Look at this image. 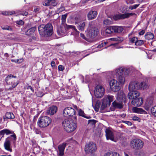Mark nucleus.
I'll use <instances>...</instances> for the list:
<instances>
[{"mask_svg":"<svg viewBox=\"0 0 156 156\" xmlns=\"http://www.w3.org/2000/svg\"><path fill=\"white\" fill-rule=\"evenodd\" d=\"M67 14L62 15L61 17V20L62 22H63L66 20V19L67 16Z\"/></svg>","mask_w":156,"mask_h":156,"instance_id":"37998d69","label":"nucleus"},{"mask_svg":"<svg viewBox=\"0 0 156 156\" xmlns=\"http://www.w3.org/2000/svg\"><path fill=\"white\" fill-rule=\"evenodd\" d=\"M35 132L37 134H39L41 133L40 131L39 130L37 129H35Z\"/></svg>","mask_w":156,"mask_h":156,"instance_id":"680f3d73","label":"nucleus"},{"mask_svg":"<svg viewBox=\"0 0 156 156\" xmlns=\"http://www.w3.org/2000/svg\"><path fill=\"white\" fill-rule=\"evenodd\" d=\"M4 147L5 149L7 151L12 152V149L11 148V143L9 140H8V138L6 139L4 144Z\"/></svg>","mask_w":156,"mask_h":156,"instance_id":"4be33fe9","label":"nucleus"},{"mask_svg":"<svg viewBox=\"0 0 156 156\" xmlns=\"http://www.w3.org/2000/svg\"><path fill=\"white\" fill-rule=\"evenodd\" d=\"M122 122L127 124L128 125L130 126L132 125V123L131 122L128 121H123Z\"/></svg>","mask_w":156,"mask_h":156,"instance_id":"8fccbe9b","label":"nucleus"},{"mask_svg":"<svg viewBox=\"0 0 156 156\" xmlns=\"http://www.w3.org/2000/svg\"><path fill=\"white\" fill-rule=\"evenodd\" d=\"M151 112L152 115L156 117V106L151 108Z\"/></svg>","mask_w":156,"mask_h":156,"instance_id":"58836bf2","label":"nucleus"},{"mask_svg":"<svg viewBox=\"0 0 156 156\" xmlns=\"http://www.w3.org/2000/svg\"><path fill=\"white\" fill-rule=\"evenodd\" d=\"M136 15V14L134 13H126L124 14L119 13L113 16V18L115 20H117L127 19L131 16L135 15Z\"/></svg>","mask_w":156,"mask_h":156,"instance_id":"ddd939ff","label":"nucleus"},{"mask_svg":"<svg viewBox=\"0 0 156 156\" xmlns=\"http://www.w3.org/2000/svg\"><path fill=\"white\" fill-rule=\"evenodd\" d=\"M12 133H13V134L10 136L13 137L14 138V140H16V135L15 134H14V133L13 132H12Z\"/></svg>","mask_w":156,"mask_h":156,"instance_id":"864d4df0","label":"nucleus"},{"mask_svg":"<svg viewBox=\"0 0 156 156\" xmlns=\"http://www.w3.org/2000/svg\"><path fill=\"white\" fill-rule=\"evenodd\" d=\"M139 84L140 87L139 89L144 90L147 89L148 87V85L146 82H142L140 83L139 82Z\"/></svg>","mask_w":156,"mask_h":156,"instance_id":"a878e982","label":"nucleus"},{"mask_svg":"<svg viewBox=\"0 0 156 156\" xmlns=\"http://www.w3.org/2000/svg\"><path fill=\"white\" fill-rule=\"evenodd\" d=\"M143 102V98H138L133 100L131 101L132 104L136 106H140L142 104Z\"/></svg>","mask_w":156,"mask_h":156,"instance_id":"a211bd4d","label":"nucleus"},{"mask_svg":"<svg viewBox=\"0 0 156 156\" xmlns=\"http://www.w3.org/2000/svg\"><path fill=\"white\" fill-rule=\"evenodd\" d=\"M15 118L14 115L12 112H7L5 115V117H3L4 121H5L6 119H13Z\"/></svg>","mask_w":156,"mask_h":156,"instance_id":"bb28decb","label":"nucleus"},{"mask_svg":"<svg viewBox=\"0 0 156 156\" xmlns=\"http://www.w3.org/2000/svg\"><path fill=\"white\" fill-rule=\"evenodd\" d=\"M54 0H47L44 3V5L46 6H48L51 5L50 3L51 2H54Z\"/></svg>","mask_w":156,"mask_h":156,"instance_id":"ea45409f","label":"nucleus"},{"mask_svg":"<svg viewBox=\"0 0 156 156\" xmlns=\"http://www.w3.org/2000/svg\"><path fill=\"white\" fill-rule=\"evenodd\" d=\"M123 28L122 27L110 26L107 28L105 31L107 33L110 34L113 33H120L123 30Z\"/></svg>","mask_w":156,"mask_h":156,"instance_id":"f8f14e48","label":"nucleus"},{"mask_svg":"<svg viewBox=\"0 0 156 156\" xmlns=\"http://www.w3.org/2000/svg\"><path fill=\"white\" fill-rule=\"evenodd\" d=\"M128 98L129 99L134 100L140 95V93L136 90L129 91Z\"/></svg>","mask_w":156,"mask_h":156,"instance_id":"dca6fc26","label":"nucleus"},{"mask_svg":"<svg viewBox=\"0 0 156 156\" xmlns=\"http://www.w3.org/2000/svg\"><path fill=\"white\" fill-rule=\"evenodd\" d=\"M126 98V96L123 92H119L117 94L116 99L112 103L113 107L116 108H122L123 107L122 102Z\"/></svg>","mask_w":156,"mask_h":156,"instance_id":"7ed1b4c3","label":"nucleus"},{"mask_svg":"<svg viewBox=\"0 0 156 156\" xmlns=\"http://www.w3.org/2000/svg\"><path fill=\"white\" fill-rule=\"evenodd\" d=\"M144 36L145 39L148 40L153 39L154 38L153 34L151 32L147 33Z\"/></svg>","mask_w":156,"mask_h":156,"instance_id":"c756f323","label":"nucleus"},{"mask_svg":"<svg viewBox=\"0 0 156 156\" xmlns=\"http://www.w3.org/2000/svg\"><path fill=\"white\" fill-rule=\"evenodd\" d=\"M115 71L117 79L121 84H124L125 81V76L128 74V71L120 68L116 69Z\"/></svg>","mask_w":156,"mask_h":156,"instance_id":"20e7f679","label":"nucleus"},{"mask_svg":"<svg viewBox=\"0 0 156 156\" xmlns=\"http://www.w3.org/2000/svg\"><path fill=\"white\" fill-rule=\"evenodd\" d=\"M28 13L27 12H25L21 13V14L23 16H26L28 15Z\"/></svg>","mask_w":156,"mask_h":156,"instance_id":"e2e57ef3","label":"nucleus"},{"mask_svg":"<svg viewBox=\"0 0 156 156\" xmlns=\"http://www.w3.org/2000/svg\"><path fill=\"white\" fill-rule=\"evenodd\" d=\"M133 112L138 113H143L146 112V111L141 108H139L136 107H134L133 108Z\"/></svg>","mask_w":156,"mask_h":156,"instance_id":"cd10ccee","label":"nucleus"},{"mask_svg":"<svg viewBox=\"0 0 156 156\" xmlns=\"http://www.w3.org/2000/svg\"><path fill=\"white\" fill-rule=\"evenodd\" d=\"M139 82L137 81H132L130 83L129 86V91L136 90L139 89Z\"/></svg>","mask_w":156,"mask_h":156,"instance_id":"4468645a","label":"nucleus"},{"mask_svg":"<svg viewBox=\"0 0 156 156\" xmlns=\"http://www.w3.org/2000/svg\"><path fill=\"white\" fill-rule=\"evenodd\" d=\"M107 105V101L106 100V99H104L102 102V105L101 107V110H103L106 108Z\"/></svg>","mask_w":156,"mask_h":156,"instance_id":"f704fd0d","label":"nucleus"},{"mask_svg":"<svg viewBox=\"0 0 156 156\" xmlns=\"http://www.w3.org/2000/svg\"><path fill=\"white\" fill-rule=\"evenodd\" d=\"M2 28L3 30H7L10 31L12 30V28L11 27L8 26H6L4 27H2Z\"/></svg>","mask_w":156,"mask_h":156,"instance_id":"a19ab883","label":"nucleus"},{"mask_svg":"<svg viewBox=\"0 0 156 156\" xmlns=\"http://www.w3.org/2000/svg\"><path fill=\"white\" fill-rule=\"evenodd\" d=\"M132 119L134 121H137L139 122H140V119L137 117L133 116L132 117Z\"/></svg>","mask_w":156,"mask_h":156,"instance_id":"a18cd8bd","label":"nucleus"},{"mask_svg":"<svg viewBox=\"0 0 156 156\" xmlns=\"http://www.w3.org/2000/svg\"><path fill=\"white\" fill-rule=\"evenodd\" d=\"M84 150L86 153H88V146L87 145H86L85 146Z\"/></svg>","mask_w":156,"mask_h":156,"instance_id":"13d9d810","label":"nucleus"},{"mask_svg":"<svg viewBox=\"0 0 156 156\" xmlns=\"http://www.w3.org/2000/svg\"><path fill=\"white\" fill-rule=\"evenodd\" d=\"M51 5H55V1L54 0V2H51L50 3Z\"/></svg>","mask_w":156,"mask_h":156,"instance_id":"774afa93","label":"nucleus"},{"mask_svg":"<svg viewBox=\"0 0 156 156\" xmlns=\"http://www.w3.org/2000/svg\"><path fill=\"white\" fill-rule=\"evenodd\" d=\"M64 27L66 28V30L70 29H73L75 31H77V29L75 28V27L74 26L68 25L66 24H64Z\"/></svg>","mask_w":156,"mask_h":156,"instance_id":"72a5a7b5","label":"nucleus"},{"mask_svg":"<svg viewBox=\"0 0 156 156\" xmlns=\"http://www.w3.org/2000/svg\"><path fill=\"white\" fill-rule=\"evenodd\" d=\"M104 46V44L103 42H102L101 44L97 46L98 48H101Z\"/></svg>","mask_w":156,"mask_h":156,"instance_id":"6e6d98bb","label":"nucleus"},{"mask_svg":"<svg viewBox=\"0 0 156 156\" xmlns=\"http://www.w3.org/2000/svg\"><path fill=\"white\" fill-rule=\"evenodd\" d=\"M97 150L96 145L93 142H90L88 144V154L90 153L91 156H95L94 153Z\"/></svg>","mask_w":156,"mask_h":156,"instance_id":"2eb2a0df","label":"nucleus"},{"mask_svg":"<svg viewBox=\"0 0 156 156\" xmlns=\"http://www.w3.org/2000/svg\"><path fill=\"white\" fill-rule=\"evenodd\" d=\"M97 15V12L95 11H90L88 13V20H92L95 18Z\"/></svg>","mask_w":156,"mask_h":156,"instance_id":"5701e85b","label":"nucleus"},{"mask_svg":"<svg viewBox=\"0 0 156 156\" xmlns=\"http://www.w3.org/2000/svg\"><path fill=\"white\" fill-rule=\"evenodd\" d=\"M51 122L50 118L46 116H42L38 119L37 125L40 128H45L49 126Z\"/></svg>","mask_w":156,"mask_h":156,"instance_id":"39448f33","label":"nucleus"},{"mask_svg":"<svg viewBox=\"0 0 156 156\" xmlns=\"http://www.w3.org/2000/svg\"><path fill=\"white\" fill-rule=\"evenodd\" d=\"M7 135L12 134V132L9 129H6L0 131V135L3 136L4 134Z\"/></svg>","mask_w":156,"mask_h":156,"instance_id":"7c9ffc66","label":"nucleus"},{"mask_svg":"<svg viewBox=\"0 0 156 156\" xmlns=\"http://www.w3.org/2000/svg\"><path fill=\"white\" fill-rule=\"evenodd\" d=\"M114 97L112 95H107L106 96V101H108V103L109 105H110L111 103L114 100Z\"/></svg>","mask_w":156,"mask_h":156,"instance_id":"c9c22d12","label":"nucleus"},{"mask_svg":"<svg viewBox=\"0 0 156 156\" xmlns=\"http://www.w3.org/2000/svg\"><path fill=\"white\" fill-rule=\"evenodd\" d=\"M119 115L121 117H122L123 118L126 116V114H125L123 113L122 114L120 115Z\"/></svg>","mask_w":156,"mask_h":156,"instance_id":"69168bd1","label":"nucleus"},{"mask_svg":"<svg viewBox=\"0 0 156 156\" xmlns=\"http://www.w3.org/2000/svg\"><path fill=\"white\" fill-rule=\"evenodd\" d=\"M111 23L112 21L108 19H106L103 21L104 24L106 25L111 24Z\"/></svg>","mask_w":156,"mask_h":156,"instance_id":"79ce46f5","label":"nucleus"},{"mask_svg":"<svg viewBox=\"0 0 156 156\" xmlns=\"http://www.w3.org/2000/svg\"><path fill=\"white\" fill-rule=\"evenodd\" d=\"M62 124L64 129L67 132H73L77 126L76 122L71 118L64 120L62 122Z\"/></svg>","mask_w":156,"mask_h":156,"instance_id":"f03ea898","label":"nucleus"},{"mask_svg":"<svg viewBox=\"0 0 156 156\" xmlns=\"http://www.w3.org/2000/svg\"><path fill=\"white\" fill-rule=\"evenodd\" d=\"M16 77H17L16 76L10 74L5 78V80L6 83L7 84L12 85V86L9 88L10 89L15 87L19 84V82H15L14 80L12 79V78H16Z\"/></svg>","mask_w":156,"mask_h":156,"instance_id":"1a4fd4ad","label":"nucleus"},{"mask_svg":"<svg viewBox=\"0 0 156 156\" xmlns=\"http://www.w3.org/2000/svg\"><path fill=\"white\" fill-rule=\"evenodd\" d=\"M105 92L104 87L100 85H98L95 87L94 90L95 96L98 98H101L104 95Z\"/></svg>","mask_w":156,"mask_h":156,"instance_id":"9d476101","label":"nucleus"},{"mask_svg":"<svg viewBox=\"0 0 156 156\" xmlns=\"http://www.w3.org/2000/svg\"><path fill=\"white\" fill-rule=\"evenodd\" d=\"M38 30L40 35L44 37L50 36L53 33V27L50 23L40 25L38 27Z\"/></svg>","mask_w":156,"mask_h":156,"instance_id":"f257e3e1","label":"nucleus"},{"mask_svg":"<svg viewBox=\"0 0 156 156\" xmlns=\"http://www.w3.org/2000/svg\"><path fill=\"white\" fill-rule=\"evenodd\" d=\"M72 105L73 106V107L77 111L78 115L86 119H88V117L85 115V114L83 110L80 109H79L77 106L76 105L73 104Z\"/></svg>","mask_w":156,"mask_h":156,"instance_id":"412c9836","label":"nucleus"},{"mask_svg":"<svg viewBox=\"0 0 156 156\" xmlns=\"http://www.w3.org/2000/svg\"><path fill=\"white\" fill-rule=\"evenodd\" d=\"M16 61H15V62L17 63H20L23 61V58H20V59H16Z\"/></svg>","mask_w":156,"mask_h":156,"instance_id":"09e8293b","label":"nucleus"},{"mask_svg":"<svg viewBox=\"0 0 156 156\" xmlns=\"http://www.w3.org/2000/svg\"><path fill=\"white\" fill-rule=\"evenodd\" d=\"M16 23L17 24L21 25H22L24 24L23 21L21 20H20L19 21H17Z\"/></svg>","mask_w":156,"mask_h":156,"instance_id":"49530a36","label":"nucleus"},{"mask_svg":"<svg viewBox=\"0 0 156 156\" xmlns=\"http://www.w3.org/2000/svg\"><path fill=\"white\" fill-rule=\"evenodd\" d=\"M51 66L52 67H54L55 66V62L54 61H52L51 63Z\"/></svg>","mask_w":156,"mask_h":156,"instance_id":"5fc2aeb1","label":"nucleus"},{"mask_svg":"<svg viewBox=\"0 0 156 156\" xmlns=\"http://www.w3.org/2000/svg\"><path fill=\"white\" fill-rule=\"evenodd\" d=\"M66 29L64 27V24H62V26L58 27L57 29V33L59 35H63L66 32Z\"/></svg>","mask_w":156,"mask_h":156,"instance_id":"aec40b11","label":"nucleus"},{"mask_svg":"<svg viewBox=\"0 0 156 156\" xmlns=\"http://www.w3.org/2000/svg\"><path fill=\"white\" fill-rule=\"evenodd\" d=\"M57 109L56 106H53L50 108L48 110L47 113L52 115L56 112Z\"/></svg>","mask_w":156,"mask_h":156,"instance_id":"393cba45","label":"nucleus"},{"mask_svg":"<svg viewBox=\"0 0 156 156\" xmlns=\"http://www.w3.org/2000/svg\"><path fill=\"white\" fill-rule=\"evenodd\" d=\"M80 25L81 27H82L83 28H83L85 26V23L84 22H83L81 23H80Z\"/></svg>","mask_w":156,"mask_h":156,"instance_id":"bf43d9fd","label":"nucleus"},{"mask_svg":"<svg viewBox=\"0 0 156 156\" xmlns=\"http://www.w3.org/2000/svg\"><path fill=\"white\" fill-rule=\"evenodd\" d=\"M144 142L141 140L135 139L132 140L130 143V146L133 149L138 150L141 149L144 146Z\"/></svg>","mask_w":156,"mask_h":156,"instance_id":"423d86ee","label":"nucleus"},{"mask_svg":"<svg viewBox=\"0 0 156 156\" xmlns=\"http://www.w3.org/2000/svg\"><path fill=\"white\" fill-rule=\"evenodd\" d=\"M137 37H136L129 38V43H134L135 45V43H136L137 41Z\"/></svg>","mask_w":156,"mask_h":156,"instance_id":"4c0bfd02","label":"nucleus"},{"mask_svg":"<svg viewBox=\"0 0 156 156\" xmlns=\"http://www.w3.org/2000/svg\"><path fill=\"white\" fill-rule=\"evenodd\" d=\"M36 29V27H31L26 32L25 34L27 36H30L32 35Z\"/></svg>","mask_w":156,"mask_h":156,"instance_id":"c85d7f7f","label":"nucleus"},{"mask_svg":"<svg viewBox=\"0 0 156 156\" xmlns=\"http://www.w3.org/2000/svg\"><path fill=\"white\" fill-rule=\"evenodd\" d=\"M107 80L109 83L110 87L112 91L116 92L119 90L120 88L119 83L115 79H112L109 80V78H107Z\"/></svg>","mask_w":156,"mask_h":156,"instance_id":"9b49d317","label":"nucleus"},{"mask_svg":"<svg viewBox=\"0 0 156 156\" xmlns=\"http://www.w3.org/2000/svg\"><path fill=\"white\" fill-rule=\"evenodd\" d=\"M78 27V29L79 30H83V28L81 27V26L80 25H79L78 27Z\"/></svg>","mask_w":156,"mask_h":156,"instance_id":"052dcab7","label":"nucleus"},{"mask_svg":"<svg viewBox=\"0 0 156 156\" xmlns=\"http://www.w3.org/2000/svg\"><path fill=\"white\" fill-rule=\"evenodd\" d=\"M145 32V30H143L139 32V34L140 35H142L144 34Z\"/></svg>","mask_w":156,"mask_h":156,"instance_id":"603ef678","label":"nucleus"},{"mask_svg":"<svg viewBox=\"0 0 156 156\" xmlns=\"http://www.w3.org/2000/svg\"><path fill=\"white\" fill-rule=\"evenodd\" d=\"M99 33V30L97 28L94 27L90 29L88 34V42H91L94 41L95 38L98 36Z\"/></svg>","mask_w":156,"mask_h":156,"instance_id":"0eeeda50","label":"nucleus"},{"mask_svg":"<svg viewBox=\"0 0 156 156\" xmlns=\"http://www.w3.org/2000/svg\"><path fill=\"white\" fill-rule=\"evenodd\" d=\"M104 156H120L119 154L115 152H110L105 153Z\"/></svg>","mask_w":156,"mask_h":156,"instance_id":"2f4dec72","label":"nucleus"},{"mask_svg":"<svg viewBox=\"0 0 156 156\" xmlns=\"http://www.w3.org/2000/svg\"><path fill=\"white\" fill-rule=\"evenodd\" d=\"M101 105V103L100 101L98 100L97 101L94 107V110L96 112H98Z\"/></svg>","mask_w":156,"mask_h":156,"instance_id":"473e14b6","label":"nucleus"},{"mask_svg":"<svg viewBox=\"0 0 156 156\" xmlns=\"http://www.w3.org/2000/svg\"><path fill=\"white\" fill-rule=\"evenodd\" d=\"M80 36L81 37H82L83 39L87 41V39L85 37L84 34L81 33L80 34Z\"/></svg>","mask_w":156,"mask_h":156,"instance_id":"3c124183","label":"nucleus"},{"mask_svg":"<svg viewBox=\"0 0 156 156\" xmlns=\"http://www.w3.org/2000/svg\"><path fill=\"white\" fill-rule=\"evenodd\" d=\"M27 89H30L33 92H34V89L32 88V87L31 86H28L27 87Z\"/></svg>","mask_w":156,"mask_h":156,"instance_id":"4d7b16f0","label":"nucleus"},{"mask_svg":"<svg viewBox=\"0 0 156 156\" xmlns=\"http://www.w3.org/2000/svg\"><path fill=\"white\" fill-rule=\"evenodd\" d=\"M66 145V143H63L58 146L59 156H63L64 155V151Z\"/></svg>","mask_w":156,"mask_h":156,"instance_id":"6ab92c4d","label":"nucleus"},{"mask_svg":"<svg viewBox=\"0 0 156 156\" xmlns=\"http://www.w3.org/2000/svg\"><path fill=\"white\" fill-rule=\"evenodd\" d=\"M139 5L136 4L133 5L134 9L137 8L139 6Z\"/></svg>","mask_w":156,"mask_h":156,"instance_id":"338daca9","label":"nucleus"},{"mask_svg":"<svg viewBox=\"0 0 156 156\" xmlns=\"http://www.w3.org/2000/svg\"><path fill=\"white\" fill-rule=\"evenodd\" d=\"M105 136L107 140H110L113 141L114 137L113 132L109 129H107L105 130Z\"/></svg>","mask_w":156,"mask_h":156,"instance_id":"f3484780","label":"nucleus"},{"mask_svg":"<svg viewBox=\"0 0 156 156\" xmlns=\"http://www.w3.org/2000/svg\"><path fill=\"white\" fill-rule=\"evenodd\" d=\"M145 42V41L144 40H139L138 38L137 41L136 43H135V45L136 46H141Z\"/></svg>","mask_w":156,"mask_h":156,"instance_id":"e433bc0d","label":"nucleus"},{"mask_svg":"<svg viewBox=\"0 0 156 156\" xmlns=\"http://www.w3.org/2000/svg\"><path fill=\"white\" fill-rule=\"evenodd\" d=\"M58 69L59 70L62 71L64 69V67L62 65H59L58 66Z\"/></svg>","mask_w":156,"mask_h":156,"instance_id":"de8ad7c7","label":"nucleus"},{"mask_svg":"<svg viewBox=\"0 0 156 156\" xmlns=\"http://www.w3.org/2000/svg\"><path fill=\"white\" fill-rule=\"evenodd\" d=\"M6 15H12V14H15V12L14 11H11L10 12H6Z\"/></svg>","mask_w":156,"mask_h":156,"instance_id":"c03bdc74","label":"nucleus"},{"mask_svg":"<svg viewBox=\"0 0 156 156\" xmlns=\"http://www.w3.org/2000/svg\"><path fill=\"white\" fill-rule=\"evenodd\" d=\"M39 8H37L36 9H34V12H38L39 11Z\"/></svg>","mask_w":156,"mask_h":156,"instance_id":"0e129e2a","label":"nucleus"},{"mask_svg":"<svg viewBox=\"0 0 156 156\" xmlns=\"http://www.w3.org/2000/svg\"><path fill=\"white\" fill-rule=\"evenodd\" d=\"M97 121L94 119L88 120V128L89 129L93 130L94 129Z\"/></svg>","mask_w":156,"mask_h":156,"instance_id":"b1692460","label":"nucleus"},{"mask_svg":"<svg viewBox=\"0 0 156 156\" xmlns=\"http://www.w3.org/2000/svg\"><path fill=\"white\" fill-rule=\"evenodd\" d=\"M73 108L69 107L65 108L63 110V115L64 116L73 117L76 120V117L75 116L76 112Z\"/></svg>","mask_w":156,"mask_h":156,"instance_id":"6e6552de","label":"nucleus"}]
</instances>
